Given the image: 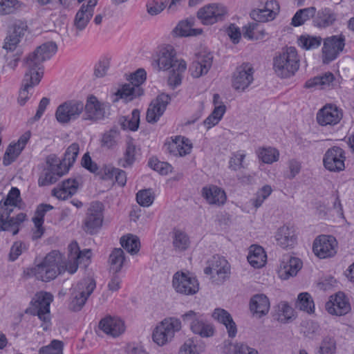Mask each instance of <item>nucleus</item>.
<instances>
[{
    "label": "nucleus",
    "mask_w": 354,
    "mask_h": 354,
    "mask_svg": "<svg viewBox=\"0 0 354 354\" xmlns=\"http://www.w3.org/2000/svg\"><path fill=\"white\" fill-rule=\"evenodd\" d=\"M57 50V46L55 42L48 41L38 46L24 60L26 71L18 97L21 106L24 105L29 99L32 88L39 84L44 75L43 62L50 59Z\"/></svg>",
    "instance_id": "nucleus-1"
},
{
    "label": "nucleus",
    "mask_w": 354,
    "mask_h": 354,
    "mask_svg": "<svg viewBox=\"0 0 354 354\" xmlns=\"http://www.w3.org/2000/svg\"><path fill=\"white\" fill-rule=\"evenodd\" d=\"M65 271L67 270L63 254L57 250H53L40 263L28 270L27 274L35 277L38 280L48 282Z\"/></svg>",
    "instance_id": "nucleus-2"
},
{
    "label": "nucleus",
    "mask_w": 354,
    "mask_h": 354,
    "mask_svg": "<svg viewBox=\"0 0 354 354\" xmlns=\"http://www.w3.org/2000/svg\"><path fill=\"white\" fill-rule=\"evenodd\" d=\"M299 68V59L294 47H288L277 55L273 59L275 74L281 78H288L295 75Z\"/></svg>",
    "instance_id": "nucleus-3"
},
{
    "label": "nucleus",
    "mask_w": 354,
    "mask_h": 354,
    "mask_svg": "<svg viewBox=\"0 0 354 354\" xmlns=\"http://www.w3.org/2000/svg\"><path fill=\"white\" fill-rule=\"evenodd\" d=\"M158 71H167L169 68L185 71L187 64L183 59H178L176 51L171 45L160 46L156 52L154 60Z\"/></svg>",
    "instance_id": "nucleus-4"
},
{
    "label": "nucleus",
    "mask_w": 354,
    "mask_h": 354,
    "mask_svg": "<svg viewBox=\"0 0 354 354\" xmlns=\"http://www.w3.org/2000/svg\"><path fill=\"white\" fill-rule=\"evenodd\" d=\"M53 297L50 293L40 292L33 297L30 308V313L37 315L42 322L41 327L44 330H47L50 326V305L53 301Z\"/></svg>",
    "instance_id": "nucleus-5"
},
{
    "label": "nucleus",
    "mask_w": 354,
    "mask_h": 354,
    "mask_svg": "<svg viewBox=\"0 0 354 354\" xmlns=\"http://www.w3.org/2000/svg\"><path fill=\"white\" fill-rule=\"evenodd\" d=\"M183 321L189 324L192 332L203 338L214 335L215 328L212 324L206 320L203 315L194 310H189L182 315Z\"/></svg>",
    "instance_id": "nucleus-6"
},
{
    "label": "nucleus",
    "mask_w": 354,
    "mask_h": 354,
    "mask_svg": "<svg viewBox=\"0 0 354 354\" xmlns=\"http://www.w3.org/2000/svg\"><path fill=\"white\" fill-rule=\"evenodd\" d=\"M181 322L175 317L162 320L153 333V340L159 346H164L171 342L176 332L181 329Z\"/></svg>",
    "instance_id": "nucleus-7"
},
{
    "label": "nucleus",
    "mask_w": 354,
    "mask_h": 354,
    "mask_svg": "<svg viewBox=\"0 0 354 354\" xmlns=\"http://www.w3.org/2000/svg\"><path fill=\"white\" fill-rule=\"evenodd\" d=\"M83 120L98 122L108 118L110 114V106L107 102H103L93 95L87 97Z\"/></svg>",
    "instance_id": "nucleus-8"
},
{
    "label": "nucleus",
    "mask_w": 354,
    "mask_h": 354,
    "mask_svg": "<svg viewBox=\"0 0 354 354\" xmlns=\"http://www.w3.org/2000/svg\"><path fill=\"white\" fill-rule=\"evenodd\" d=\"M227 14V9L225 6L213 3L201 8L198 10L196 16L202 24L209 26L223 21Z\"/></svg>",
    "instance_id": "nucleus-9"
},
{
    "label": "nucleus",
    "mask_w": 354,
    "mask_h": 354,
    "mask_svg": "<svg viewBox=\"0 0 354 354\" xmlns=\"http://www.w3.org/2000/svg\"><path fill=\"white\" fill-rule=\"evenodd\" d=\"M84 104L80 100H68L58 106L55 118L61 124H68L77 120L84 111Z\"/></svg>",
    "instance_id": "nucleus-10"
},
{
    "label": "nucleus",
    "mask_w": 354,
    "mask_h": 354,
    "mask_svg": "<svg viewBox=\"0 0 354 354\" xmlns=\"http://www.w3.org/2000/svg\"><path fill=\"white\" fill-rule=\"evenodd\" d=\"M27 30L28 25L26 21L15 19L8 26L3 48L8 51H14L24 37Z\"/></svg>",
    "instance_id": "nucleus-11"
},
{
    "label": "nucleus",
    "mask_w": 354,
    "mask_h": 354,
    "mask_svg": "<svg viewBox=\"0 0 354 354\" xmlns=\"http://www.w3.org/2000/svg\"><path fill=\"white\" fill-rule=\"evenodd\" d=\"M95 286V281L92 278L87 277L81 280L75 288V293L71 303V308L73 311L80 310Z\"/></svg>",
    "instance_id": "nucleus-12"
},
{
    "label": "nucleus",
    "mask_w": 354,
    "mask_h": 354,
    "mask_svg": "<svg viewBox=\"0 0 354 354\" xmlns=\"http://www.w3.org/2000/svg\"><path fill=\"white\" fill-rule=\"evenodd\" d=\"M172 287L179 294L194 295L199 290V283L196 278L183 272H177L173 276Z\"/></svg>",
    "instance_id": "nucleus-13"
},
{
    "label": "nucleus",
    "mask_w": 354,
    "mask_h": 354,
    "mask_svg": "<svg viewBox=\"0 0 354 354\" xmlns=\"http://www.w3.org/2000/svg\"><path fill=\"white\" fill-rule=\"evenodd\" d=\"M345 46V37L342 35L328 37L324 40L323 62L328 64L335 59Z\"/></svg>",
    "instance_id": "nucleus-14"
},
{
    "label": "nucleus",
    "mask_w": 354,
    "mask_h": 354,
    "mask_svg": "<svg viewBox=\"0 0 354 354\" xmlns=\"http://www.w3.org/2000/svg\"><path fill=\"white\" fill-rule=\"evenodd\" d=\"M102 209V203L95 201L91 203L84 222V230L86 232L93 234L101 227L103 222Z\"/></svg>",
    "instance_id": "nucleus-15"
},
{
    "label": "nucleus",
    "mask_w": 354,
    "mask_h": 354,
    "mask_svg": "<svg viewBox=\"0 0 354 354\" xmlns=\"http://www.w3.org/2000/svg\"><path fill=\"white\" fill-rule=\"evenodd\" d=\"M204 273L212 275V278L217 276V280L223 282L230 277V266L227 261L219 256H213L207 261Z\"/></svg>",
    "instance_id": "nucleus-16"
},
{
    "label": "nucleus",
    "mask_w": 354,
    "mask_h": 354,
    "mask_svg": "<svg viewBox=\"0 0 354 354\" xmlns=\"http://www.w3.org/2000/svg\"><path fill=\"white\" fill-rule=\"evenodd\" d=\"M337 247V242L334 236L320 235L315 239L313 250L319 259H326L333 257L336 254Z\"/></svg>",
    "instance_id": "nucleus-17"
},
{
    "label": "nucleus",
    "mask_w": 354,
    "mask_h": 354,
    "mask_svg": "<svg viewBox=\"0 0 354 354\" xmlns=\"http://www.w3.org/2000/svg\"><path fill=\"white\" fill-rule=\"evenodd\" d=\"M254 68L249 63L238 66L233 73L232 86L237 91H244L253 82Z\"/></svg>",
    "instance_id": "nucleus-18"
},
{
    "label": "nucleus",
    "mask_w": 354,
    "mask_h": 354,
    "mask_svg": "<svg viewBox=\"0 0 354 354\" xmlns=\"http://www.w3.org/2000/svg\"><path fill=\"white\" fill-rule=\"evenodd\" d=\"M345 152L339 147L334 146L328 149L323 158L324 167L333 172H339L345 169Z\"/></svg>",
    "instance_id": "nucleus-19"
},
{
    "label": "nucleus",
    "mask_w": 354,
    "mask_h": 354,
    "mask_svg": "<svg viewBox=\"0 0 354 354\" xmlns=\"http://www.w3.org/2000/svg\"><path fill=\"white\" fill-rule=\"evenodd\" d=\"M196 59L192 62L189 71L191 75L194 78H198L207 73L210 69L213 55L206 48H202L196 53Z\"/></svg>",
    "instance_id": "nucleus-20"
},
{
    "label": "nucleus",
    "mask_w": 354,
    "mask_h": 354,
    "mask_svg": "<svg viewBox=\"0 0 354 354\" xmlns=\"http://www.w3.org/2000/svg\"><path fill=\"white\" fill-rule=\"evenodd\" d=\"M0 231H10L12 226L21 224L26 218L24 213H19L15 217H11L10 214L17 205L4 204L3 200L0 202Z\"/></svg>",
    "instance_id": "nucleus-21"
},
{
    "label": "nucleus",
    "mask_w": 354,
    "mask_h": 354,
    "mask_svg": "<svg viewBox=\"0 0 354 354\" xmlns=\"http://www.w3.org/2000/svg\"><path fill=\"white\" fill-rule=\"evenodd\" d=\"M171 97L168 94L164 93L158 95L153 100L147 109L146 119L149 123L156 122L162 115L169 103Z\"/></svg>",
    "instance_id": "nucleus-22"
},
{
    "label": "nucleus",
    "mask_w": 354,
    "mask_h": 354,
    "mask_svg": "<svg viewBox=\"0 0 354 354\" xmlns=\"http://www.w3.org/2000/svg\"><path fill=\"white\" fill-rule=\"evenodd\" d=\"M342 118V111L333 104H326L317 114V122L322 126L335 125Z\"/></svg>",
    "instance_id": "nucleus-23"
},
{
    "label": "nucleus",
    "mask_w": 354,
    "mask_h": 354,
    "mask_svg": "<svg viewBox=\"0 0 354 354\" xmlns=\"http://www.w3.org/2000/svg\"><path fill=\"white\" fill-rule=\"evenodd\" d=\"M301 267L302 262L299 258L285 254L281 261L279 275L282 279H288L295 276Z\"/></svg>",
    "instance_id": "nucleus-24"
},
{
    "label": "nucleus",
    "mask_w": 354,
    "mask_h": 354,
    "mask_svg": "<svg viewBox=\"0 0 354 354\" xmlns=\"http://www.w3.org/2000/svg\"><path fill=\"white\" fill-rule=\"evenodd\" d=\"M98 326L105 334L113 337L120 336L125 330L124 322L118 317L110 315L102 319Z\"/></svg>",
    "instance_id": "nucleus-25"
},
{
    "label": "nucleus",
    "mask_w": 354,
    "mask_h": 354,
    "mask_svg": "<svg viewBox=\"0 0 354 354\" xmlns=\"http://www.w3.org/2000/svg\"><path fill=\"white\" fill-rule=\"evenodd\" d=\"M95 2L90 1V4L83 3L77 11L73 20V28L75 32V36H78L80 32L85 29L94 13L93 6Z\"/></svg>",
    "instance_id": "nucleus-26"
},
{
    "label": "nucleus",
    "mask_w": 354,
    "mask_h": 354,
    "mask_svg": "<svg viewBox=\"0 0 354 354\" xmlns=\"http://www.w3.org/2000/svg\"><path fill=\"white\" fill-rule=\"evenodd\" d=\"M328 313L337 316L344 315L351 310L350 304L343 292H338L330 297V299L326 304Z\"/></svg>",
    "instance_id": "nucleus-27"
},
{
    "label": "nucleus",
    "mask_w": 354,
    "mask_h": 354,
    "mask_svg": "<svg viewBox=\"0 0 354 354\" xmlns=\"http://www.w3.org/2000/svg\"><path fill=\"white\" fill-rule=\"evenodd\" d=\"M214 319L225 326L229 337L233 338L236 335L237 326L230 313L221 308H215L212 314Z\"/></svg>",
    "instance_id": "nucleus-28"
},
{
    "label": "nucleus",
    "mask_w": 354,
    "mask_h": 354,
    "mask_svg": "<svg viewBox=\"0 0 354 354\" xmlns=\"http://www.w3.org/2000/svg\"><path fill=\"white\" fill-rule=\"evenodd\" d=\"M279 9V6L277 2L270 0L266 2L263 8L253 10L251 16L257 21L265 22L274 19Z\"/></svg>",
    "instance_id": "nucleus-29"
},
{
    "label": "nucleus",
    "mask_w": 354,
    "mask_h": 354,
    "mask_svg": "<svg viewBox=\"0 0 354 354\" xmlns=\"http://www.w3.org/2000/svg\"><path fill=\"white\" fill-rule=\"evenodd\" d=\"M142 93L143 91L140 86H135L133 82H129L122 85L120 88L113 93L111 96V100L114 103L118 102L120 99L128 102L140 96Z\"/></svg>",
    "instance_id": "nucleus-30"
},
{
    "label": "nucleus",
    "mask_w": 354,
    "mask_h": 354,
    "mask_svg": "<svg viewBox=\"0 0 354 354\" xmlns=\"http://www.w3.org/2000/svg\"><path fill=\"white\" fill-rule=\"evenodd\" d=\"M79 181L76 178H68L52 190L53 196L58 199L66 200L74 195L78 189Z\"/></svg>",
    "instance_id": "nucleus-31"
},
{
    "label": "nucleus",
    "mask_w": 354,
    "mask_h": 354,
    "mask_svg": "<svg viewBox=\"0 0 354 354\" xmlns=\"http://www.w3.org/2000/svg\"><path fill=\"white\" fill-rule=\"evenodd\" d=\"M201 194L210 205H223L227 199L224 190L214 185L203 187Z\"/></svg>",
    "instance_id": "nucleus-32"
},
{
    "label": "nucleus",
    "mask_w": 354,
    "mask_h": 354,
    "mask_svg": "<svg viewBox=\"0 0 354 354\" xmlns=\"http://www.w3.org/2000/svg\"><path fill=\"white\" fill-rule=\"evenodd\" d=\"M250 309L258 317L266 315L270 309V301L263 294L254 295L250 301Z\"/></svg>",
    "instance_id": "nucleus-33"
},
{
    "label": "nucleus",
    "mask_w": 354,
    "mask_h": 354,
    "mask_svg": "<svg viewBox=\"0 0 354 354\" xmlns=\"http://www.w3.org/2000/svg\"><path fill=\"white\" fill-rule=\"evenodd\" d=\"M313 24L319 28H327L334 24L337 14L330 8H324L318 10L313 17Z\"/></svg>",
    "instance_id": "nucleus-34"
},
{
    "label": "nucleus",
    "mask_w": 354,
    "mask_h": 354,
    "mask_svg": "<svg viewBox=\"0 0 354 354\" xmlns=\"http://www.w3.org/2000/svg\"><path fill=\"white\" fill-rule=\"evenodd\" d=\"M275 238L277 244L283 248L292 247L296 243V236L293 229L286 225L278 229Z\"/></svg>",
    "instance_id": "nucleus-35"
},
{
    "label": "nucleus",
    "mask_w": 354,
    "mask_h": 354,
    "mask_svg": "<svg viewBox=\"0 0 354 354\" xmlns=\"http://www.w3.org/2000/svg\"><path fill=\"white\" fill-rule=\"evenodd\" d=\"M194 18H189L181 21L174 28V32L176 35L180 37H189L199 35L203 32L201 28H194Z\"/></svg>",
    "instance_id": "nucleus-36"
},
{
    "label": "nucleus",
    "mask_w": 354,
    "mask_h": 354,
    "mask_svg": "<svg viewBox=\"0 0 354 354\" xmlns=\"http://www.w3.org/2000/svg\"><path fill=\"white\" fill-rule=\"evenodd\" d=\"M192 149V145L188 139L178 137L168 145L167 150L174 156H183L189 154Z\"/></svg>",
    "instance_id": "nucleus-37"
},
{
    "label": "nucleus",
    "mask_w": 354,
    "mask_h": 354,
    "mask_svg": "<svg viewBox=\"0 0 354 354\" xmlns=\"http://www.w3.org/2000/svg\"><path fill=\"white\" fill-rule=\"evenodd\" d=\"M249 263L254 268H261L266 261V254L263 248L259 245H251L248 255Z\"/></svg>",
    "instance_id": "nucleus-38"
},
{
    "label": "nucleus",
    "mask_w": 354,
    "mask_h": 354,
    "mask_svg": "<svg viewBox=\"0 0 354 354\" xmlns=\"http://www.w3.org/2000/svg\"><path fill=\"white\" fill-rule=\"evenodd\" d=\"M91 254V250L89 249L81 251L77 256H75V259L72 262H65L66 270L70 274H74L77 271L79 265L83 264L84 267H86L90 263Z\"/></svg>",
    "instance_id": "nucleus-39"
},
{
    "label": "nucleus",
    "mask_w": 354,
    "mask_h": 354,
    "mask_svg": "<svg viewBox=\"0 0 354 354\" xmlns=\"http://www.w3.org/2000/svg\"><path fill=\"white\" fill-rule=\"evenodd\" d=\"M172 243L176 251L182 252L186 250L190 244L189 238L187 234L177 229L172 232Z\"/></svg>",
    "instance_id": "nucleus-40"
},
{
    "label": "nucleus",
    "mask_w": 354,
    "mask_h": 354,
    "mask_svg": "<svg viewBox=\"0 0 354 354\" xmlns=\"http://www.w3.org/2000/svg\"><path fill=\"white\" fill-rule=\"evenodd\" d=\"M80 147L76 142L71 144L66 150L64 157L61 161V165H64V171L66 174L70 167L75 162L79 153Z\"/></svg>",
    "instance_id": "nucleus-41"
},
{
    "label": "nucleus",
    "mask_w": 354,
    "mask_h": 354,
    "mask_svg": "<svg viewBox=\"0 0 354 354\" xmlns=\"http://www.w3.org/2000/svg\"><path fill=\"white\" fill-rule=\"evenodd\" d=\"M64 174L65 173L64 171H55L52 170V169L45 168L39 177L38 185L39 186L42 187L53 184Z\"/></svg>",
    "instance_id": "nucleus-42"
},
{
    "label": "nucleus",
    "mask_w": 354,
    "mask_h": 354,
    "mask_svg": "<svg viewBox=\"0 0 354 354\" xmlns=\"http://www.w3.org/2000/svg\"><path fill=\"white\" fill-rule=\"evenodd\" d=\"M334 80V75L330 72H327L322 75L316 76L308 80L306 82L305 86L306 88L319 86L321 88H325L330 86Z\"/></svg>",
    "instance_id": "nucleus-43"
},
{
    "label": "nucleus",
    "mask_w": 354,
    "mask_h": 354,
    "mask_svg": "<svg viewBox=\"0 0 354 354\" xmlns=\"http://www.w3.org/2000/svg\"><path fill=\"white\" fill-rule=\"evenodd\" d=\"M122 248L131 254H137L140 250V241L137 236L129 234L120 239Z\"/></svg>",
    "instance_id": "nucleus-44"
},
{
    "label": "nucleus",
    "mask_w": 354,
    "mask_h": 354,
    "mask_svg": "<svg viewBox=\"0 0 354 354\" xmlns=\"http://www.w3.org/2000/svg\"><path fill=\"white\" fill-rule=\"evenodd\" d=\"M315 12L316 8L315 7L300 9L293 16L291 24L295 27L301 26L310 17H313Z\"/></svg>",
    "instance_id": "nucleus-45"
},
{
    "label": "nucleus",
    "mask_w": 354,
    "mask_h": 354,
    "mask_svg": "<svg viewBox=\"0 0 354 354\" xmlns=\"http://www.w3.org/2000/svg\"><path fill=\"white\" fill-rule=\"evenodd\" d=\"M124 261V253L121 248H115L109 255L111 269L115 273L121 270Z\"/></svg>",
    "instance_id": "nucleus-46"
},
{
    "label": "nucleus",
    "mask_w": 354,
    "mask_h": 354,
    "mask_svg": "<svg viewBox=\"0 0 354 354\" xmlns=\"http://www.w3.org/2000/svg\"><path fill=\"white\" fill-rule=\"evenodd\" d=\"M259 158L264 163L272 164L277 162L279 158V151L272 147H263L257 151Z\"/></svg>",
    "instance_id": "nucleus-47"
},
{
    "label": "nucleus",
    "mask_w": 354,
    "mask_h": 354,
    "mask_svg": "<svg viewBox=\"0 0 354 354\" xmlns=\"http://www.w3.org/2000/svg\"><path fill=\"white\" fill-rule=\"evenodd\" d=\"M23 6L24 3L18 0H0V15L14 14Z\"/></svg>",
    "instance_id": "nucleus-48"
},
{
    "label": "nucleus",
    "mask_w": 354,
    "mask_h": 354,
    "mask_svg": "<svg viewBox=\"0 0 354 354\" xmlns=\"http://www.w3.org/2000/svg\"><path fill=\"white\" fill-rule=\"evenodd\" d=\"M296 308L308 313L314 311V301L308 292H301L298 295Z\"/></svg>",
    "instance_id": "nucleus-49"
},
{
    "label": "nucleus",
    "mask_w": 354,
    "mask_h": 354,
    "mask_svg": "<svg viewBox=\"0 0 354 354\" xmlns=\"http://www.w3.org/2000/svg\"><path fill=\"white\" fill-rule=\"evenodd\" d=\"M277 316L278 321L286 323L294 316V310L287 302L281 301L277 306Z\"/></svg>",
    "instance_id": "nucleus-50"
},
{
    "label": "nucleus",
    "mask_w": 354,
    "mask_h": 354,
    "mask_svg": "<svg viewBox=\"0 0 354 354\" xmlns=\"http://www.w3.org/2000/svg\"><path fill=\"white\" fill-rule=\"evenodd\" d=\"M320 37L310 36L308 35H301L299 39V45L305 50H312L318 48L322 43Z\"/></svg>",
    "instance_id": "nucleus-51"
},
{
    "label": "nucleus",
    "mask_w": 354,
    "mask_h": 354,
    "mask_svg": "<svg viewBox=\"0 0 354 354\" xmlns=\"http://www.w3.org/2000/svg\"><path fill=\"white\" fill-rule=\"evenodd\" d=\"M197 339L194 338L188 339L180 347V354H198L204 349V345H198Z\"/></svg>",
    "instance_id": "nucleus-52"
},
{
    "label": "nucleus",
    "mask_w": 354,
    "mask_h": 354,
    "mask_svg": "<svg viewBox=\"0 0 354 354\" xmlns=\"http://www.w3.org/2000/svg\"><path fill=\"white\" fill-rule=\"evenodd\" d=\"M119 138L120 132L114 129H111L103 134L101 140L102 146L108 149L113 148L117 145Z\"/></svg>",
    "instance_id": "nucleus-53"
},
{
    "label": "nucleus",
    "mask_w": 354,
    "mask_h": 354,
    "mask_svg": "<svg viewBox=\"0 0 354 354\" xmlns=\"http://www.w3.org/2000/svg\"><path fill=\"white\" fill-rule=\"evenodd\" d=\"M226 349L228 354H259L257 350L243 342L230 344Z\"/></svg>",
    "instance_id": "nucleus-54"
},
{
    "label": "nucleus",
    "mask_w": 354,
    "mask_h": 354,
    "mask_svg": "<svg viewBox=\"0 0 354 354\" xmlns=\"http://www.w3.org/2000/svg\"><path fill=\"white\" fill-rule=\"evenodd\" d=\"M140 123V111L138 109L133 110L130 118H124L121 125L124 129L136 131Z\"/></svg>",
    "instance_id": "nucleus-55"
},
{
    "label": "nucleus",
    "mask_w": 354,
    "mask_h": 354,
    "mask_svg": "<svg viewBox=\"0 0 354 354\" xmlns=\"http://www.w3.org/2000/svg\"><path fill=\"white\" fill-rule=\"evenodd\" d=\"M21 149L20 147H17L16 144H10L3 156V164L4 166H8L10 165L12 162H14L16 158L19 156V155L21 153Z\"/></svg>",
    "instance_id": "nucleus-56"
},
{
    "label": "nucleus",
    "mask_w": 354,
    "mask_h": 354,
    "mask_svg": "<svg viewBox=\"0 0 354 354\" xmlns=\"http://www.w3.org/2000/svg\"><path fill=\"white\" fill-rule=\"evenodd\" d=\"M136 153V146L131 139L127 142V149L124 153V159L121 160L120 165L123 167L131 166L134 162Z\"/></svg>",
    "instance_id": "nucleus-57"
},
{
    "label": "nucleus",
    "mask_w": 354,
    "mask_h": 354,
    "mask_svg": "<svg viewBox=\"0 0 354 354\" xmlns=\"http://www.w3.org/2000/svg\"><path fill=\"white\" fill-rule=\"evenodd\" d=\"M336 342L334 338L326 337L322 341L319 348V354H335Z\"/></svg>",
    "instance_id": "nucleus-58"
},
{
    "label": "nucleus",
    "mask_w": 354,
    "mask_h": 354,
    "mask_svg": "<svg viewBox=\"0 0 354 354\" xmlns=\"http://www.w3.org/2000/svg\"><path fill=\"white\" fill-rule=\"evenodd\" d=\"M64 343L57 339H53L46 346L41 347L39 350L40 354H63Z\"/></svg>",
    "instance_id": "nucleus-59"
},
{
    "label": "nucleus",
    "mask_w": 354,
    "mask_h": 354,
    "mask_svg": "<svg viewBox=\"0 0 354 354\" xmlns=\"http://www.w3.org/2000/svg\"><path fill=\"white\" fill-rule=\"evenodd\" d=\"M149 166L162 175H167L171 171V166L166 162H161L156 158H151Z\"/></svg>",
    "instance_id": "nucleus-60"
},
{
    "label": "nucleus",
    "mask_w": 354,
    "mask_h": 354,
    "mask_svg": "<svg viewBox=\"0 0 354 354\" xmlns=\"http://www.w3.org/2000/svg\"><path fill=\"white\" fill-rule=\"evenodd\" d=\"M245 156V153L241 151L232 153L229 161V168L233 171H238L243 168V162Z\"/></svg>",
    "instance_id": "nucleus-61"
},
{
    "label": "nucleus",
    "mask_w": 354,
    "mask_h": 354,
    "mask_svg": "<svg viewBox=\"0 0 354 354\" xmlns=\"http://www.w3.org/2000/svg\"><path fill=\"white\" fill-rule=\"evenodd\" d=\"M154 197L151 189L139 191L136 194L137 202L143 207H149L153 201Z\"/></svg>",
    "instance_id": "nucleus-62"
},
{
    "label": "nucleus",
    "mask_w": 354,
    "mask_h": 354,
    "mask_svg": "<svg viewBox=\"0 0 354 354\" xmlns=\"http://www.w3.org/2000/svg\"><path fill=\"white\" fill-rule=\"evenodd\" d=\"M53 209V207L49 204L39 205L37 208L35 216L32 218L33 223H36L37 225H43L45 214Z\"/></svg>",
    "instance_id": "nucleus-63"
},
{
    "label": "nucleus",
    "mask_w": 354,
    "mask_h": 354,
    "mask_svg": "<svg viewBox=\"0 0 354 354\" xmlns=\"http://www.w3.org/2000/svg\"><path fill=\"white\" fill-rule=\"evenodd\" d=\"M26 250V246L24 243L21 241L15 242L11 247L9 257L12 261H15L23 252Z\"/></svg>",
    "instance_id": "nucleus-64"
}]
</instances>
